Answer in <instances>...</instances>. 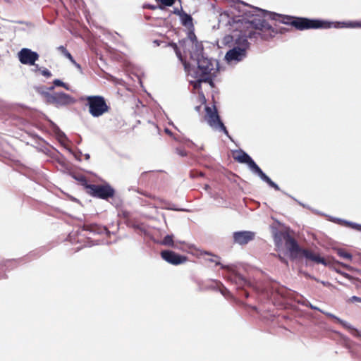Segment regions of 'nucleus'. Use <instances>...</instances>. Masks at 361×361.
<instances>
[{
    "mask_svg": "<svg viewBox=\"0 0 361 361\" xmlns=\"http://www.w3.org/2000/svg\"><path fill=\"white\" fill-rule=\"evenodd\" d=\"M161 256L163 259L173 265H178L187 261L186 257L178 255L171 250L161 251Z\"/></svg>",
    "mask_w": 361,
    "mask_h": 361,
    "instance_id": "12",
    "label": "nucleus"
},
{
    "mask_svg": "<svg viewBox=\"0 0 361 361\" xmlns=\"http://www.w3.org/2000/svg\"><path fill=\"white\" fill-rule=\"evenodd\" d=\"M18 58L22 64L30 66L35 65V63L39 59V55L29 48H23L18 51Z\"/></svg>",
    "mask_w": 361,
    "mask_h": 361,
    "instance_id": "11",
    "label": "nucleus"
},
{
    "mask_svg": "<svg viewBox=\"0 0 361 361\" xmlns=\"http://www.w3.org/2000/svg\"><path fill=\"white\" fill-rule=\"evenodd\" d=\"M160 2L166 6H171L176 0H159Z\"/></svg>",
    "mask_w": 361,
    "mask_h": 361,
    "instance_id": "33",
    "label": "nucleus"
},
{
    "mask_svg": "<svg viewBox=\"0 0 361 361\" xmlns=\"http://www.w3.org/2000/svg\"><path fill=\"white\" fill-rule=\"evenodd\" d=\"M180 23L188 28L193 27L192 18L190 14H188L185 12H183L180 14Z\"/></svg>",
    "mask_w": 361,
    "mask_h": 361,
    "instance_id": "20",
    "label": "nucleus"
},
{
    "mask_svg": "<svg viewBox=\"0 0 361 361\" xmlns=\"http://www.w3.org/2000/svg\"><path fill=\"white\" fill-rule=\"evenodd\" d=\"M206 114L208 116L207 123L214 130L222 131L226 136L231 140V137L228 134V132L225 127L223 122L221 121L220 117L218 114L217 110L215 107L212 109L211 107L206 106L205 108Z\"/></svg>",
    "mask_w": 361,
    "mask_h": 361,
    "instance_id": "8",
    "label": "nucleus"
},
{
    "mask_svg": "<svg viewBox=\"0 0 361 361\" xmlns=\"http://www.w3.org/2000/svg\"><path fill=\"white\" fill-rule=\"evenodd\" d=\"M220 292L224 296H226L229 293V290L225 287H223L221 289H220Z\"/></svg>",
    "mask_w": 361,
    "mask_h": 361,
    "instance_id": "37",
    "label": "nucleus"
},
{
    "mask_svg": "<svg viewBox=\"0 0 361 361\" xmlns=\"http://www.w3.org/2000/svg\"><path fill=\"white\" fill-rule=\"evenodd\" d=\"M247 56V51L240 47H232L226 55L225 60L228 64H236L237 63L243 61Z\"/></svg>",
    "mask_w": 361,
    "mask_h": 361,
    "instance_id": "10",
    "label": "nucleus"
},
{
    "mask_svg": "<svg viewBox=\"0 0 361 361\" xmlns=\"http://www.w3.org/2000/svg\"><path fill=\"white\" fill-rule=\"evenodd\" d=\"M82 99L86 101L85 106L89 114L94 118H99L109 111L105 98L101 95L86 96Z\"/></svg>",
    "mask_w": 361,
    "mask_h": 361,
    "instance_id": "4",
    "label": "nucleus"
},
{
    "mask_svg": "<svg viewBox=\"0 0 361 361\" xmlns=\"http://www.w3.org/2000/svg\"><path fill=\"white\" fill-rule=\"evenodd\" d=\"M233 240L239 245H246L254 240L255 233L250 231H236L233 233Z\"/></svg>",
    "mask_w": 361,
    "mask_h": 361,
    "instance_id": "14",
    "label": "nucleus"
},
{
    "mask_svg": "<svg viewBox=\"0 0 361 361\" xmlns=\"http://www.w3.org/2000/svg\"><path fill=\"white\" fill-rule=\"evenodd\" d=\"M161 244L165 246H169L173 248H178V246L173 240V235H166L161 242Z\"/></svg>",
    "mask_w": 361,
    "mask_h": 361,
    "instance_id": "22",
    "label": "nucleus"
},
{
    "mask_svg": "<svg viewBox=\"0 0 361 361\" xmlns=\"http://www.w3.org/2000/svg\"><path fill=\"white\" fill-rule=\"evenodd\" d=\"M53 84L55 86L65 87V82H63L62 80H61L59 79H55L53 81Z\"/></svg>",
    "mask_w": 361,
    "mask_h": 361,
    "instance_id": "34",
    "label": "nucleus"
},
{
    "mask_svg": "<svg viewBox=\"0 0 361 361\" xmlns=\"http://www.w3.org/2000/svg\"><path fill=\"white\" fill-rule=\"evenodd\" d=\"M85 159H90V157L89 154H85Z\"/></svg>",
    "mask_w": 361,
    "mask_h": 361,
    "instance_id": "44",
    "label": "nucleus"
},
{
    "mask_svg": "<svg viewBox=\"0 0 361 361\" xmlns=\"http://www.w3.org/2000/svg\"><path fill=\"white\" fill-rule=\"evenodd\" d=\"M33 66V68L31 69V71L34 73H37V72H41V70L42 68H41L38 64H36L35 63V65H32Z\"/></svg>",
    "mask_w": 361,
    "mask_h": 361,
    "instance_id": "35",
    "label": "nucleus"
},
{
    "mask_svg": "<svg viewBox=\"0 0 361 361\" xmlns=\"http://www.w3.org/2000/svg\"><path fill=\"white\" fill-rule=\"evenodd\" d=\"M329 220L331 222L348 226L354 230L361 232V224L331 216H329Z\"/></svg>",
    "mask_w": 361,
    "mask_h": 361,
    "instance_id": "17",
    "label": "nucleus"
},
{
    "mask_svg": "<svg viewBox=\"0 0 361 361\" xmlns=\"http://www.w3.org/2000/svg\"><path fill=\"white\" fill-rule=\"evenodd\" d=\"M184 11L182 10V6H180V8H173V13L178 16L179 17L180 16V14L183 13Z\"/></svg>",
    "mask_w": 361,
    "mask_h": 361,
    "instance_id": "36",
    "label": "nucleus"
},
{
    "mask_svg": "<svg viewBox=\"0 0 361 361\" xmlns=\"http://www.w3.org/2000/svg\"><path fill=\"white\" fill-rule=\"evenodd\" d=\"M90 231L93 233H96L98 234L109 233V231H108V229L106 227L99 226L97 225L91 226Z\"/></svg>",
    "mask_w": 361,
    "mask_h": 361,
    "instance_id": "25",
    "label": "nucleus"
},
{
    "mask_svg": "<svg viewBox=\"0 0 361 361\" xmlns=\"http://www.w3.org/2000/svg\"><path fill=\"white\" fill-rule=\"evenodd\" d=\"M176 154H178L179 156H180L182 157L187 156V152L183 148H176Z\"/></svg>",
    "mask_w": 361,
    "mask_h": 361,
    "instance_id": "32",
    "label": "nucleus"
},
{
    "mask_svg": "<svg viewBox=\"0 0 361 361\" xmlns=\"http://www.w3.org/2000/svg\"><path fill=\"white\" fill-rule=\"evenodd\" d=\"M165 132H166L168 135H172L171 131L169 129H168V128H166V129H165Z\"/></svg>",
    "mask_w": 361,
    "mask_h": 361,
    "instance_id": "40",
    "label": "nucleus"
},
{
    "mask_svg": "<svg viewBox=\"0 0 361 361\" xmlns=\"http://www.w3.org/2000/svg\"><path fill=\"white\" fill-rule=\"evenodd\" d=\"M217 73L206 75L194 79L195 80H190V83L193 86L194 89H199L202 82L208 83L212 87H214V79L216 77Z\"/></svg>",
    "mask_w": 361,
    "mask_h": 361,
    "instance_id": "16",
    "label": "nucleus"
},
{
    "mask_svg": "<svg viewBox=\"0 0 361 361\" xmlns=\"http://www.w3.org/2000/svg\"><path fill=\"white\" fill-rule=\"evenodd\" d=\"M186 43L191 47L189 50L190 59L197 65L195 66L183 61L180 52L178 50L176 44H174L176 53L178 59L183 63L184 68L188 76L193 79L209 74L218 73L219 71V63L216 59L208 58L204 56L203 46L197 41L196 36L190 32Z\"/></svg>",
    "mask_w": 361,
    "mask_h": 361,
    "instance_id": "1",
    "label": "nucleus"
},
{
    "mask_svg": "<svg viewBox=\"0 0 361 361\" xmlns=\"http://www.w3.org/2000/svg\"><path fill=\"white\" fill-rule=\"evenodd\" d=\"M16 263V261L14 259H7L0 261V270H3L4 268L8 269L11 265H13ZM4 276V274H0V279Z\"/></svg>",
    "mask_w": 361,
    "mask_h": 361,
    "instance_id": "23",
    "label": "nucleus"
},
{
    "mask_svg": "<svg viewBox=\"0 0 361 361\" xmlns=\"http://www.w3.org/2000/svg\"><path fill=\"white\" fill-rule=\"evenodd\" d=\"M244 29L245 28L238 29V32H236L231 35L226 36L224 38L225 42L226 44L231 42V45L230 47H240V49H244L247 51L250 47V43L247 40L248 38L250 39H257L260 37L261 39L265 40L262 37V34H269V32L260 30H258L259 31H249L248 33H246L243 31Z\"/></svg>",
    "mask_w": 361,
    "mask_h": 361,
    "instance_id": "2",
    "label": "nucleus"
},
{
    "mask_svg": "<svg viewBox=\"0 0 361 361\" xmlns=\"http://www.w3.org/2000/svg\"><path fill=\"white\" fill-rule=\"evenodd\" d=\"M252 9V11H255L256 13L259 14V16H257V18L261 19H263L262 18H269L273 20L279 21L283 24L293 26V20L295 18L294 16L280 15L276 13L269 12L257 7H256V8Z\"/></svg>",
    "mask_w": 361,
    "mask_h": 361,
    "instance_id": "9",
    "label": "nucleus"
},
{
    "mask_svg": "<svg viewBox=\"0 0 361 361\" xmlns=\"http://www.w3.org/2000/svg\"><path fill=\"white\" fill-rule=\"evenodd\" d=\"M286 240L285 242V247L289 252L290 257L295 259L298 257V254L301 253L303 249H301L296 240H295L290 235H286Z\"/></svg>",
    "mask_w": 361,
    "mask_h": 361,
    "instance_id": "13",
    "label": "nucleus"
},
{
    "mask_svg": "<svg viewBox=\"0 0 361 361\" xmlns=\"http://www.w3.org/2000/svg\"><path fill=\"white\" fill-rule=\"evenodd\" d=\"M64 87L66 90H70L69 86H68L67 84H66V83H65V87Z\"/></svg>",
    "mask_w": 361,
    "mask_h": 361,
    "instance_id": "43",
    "label": "nucleus"
},
{
    "mask_svg": "<svg viewBox=\"0 0 361 361\" xmlns=\"http://www.w3.org/2000/svg\"><path fill=\"white\" fill-rule=\"evenodd\" d=\"M350 300L352 302H361V298H359L357 296H352Z\"/></svg>",
    "mask_w": 361,
    "mask_h": 361,
    "instance_id": "38",
    "label": "nucleus"
},
{
    "mask_svg": "<svg viewBox=\"0 0 361 361\" xmlns=\"http://www.w3.org/2000/svg\"><path fill=\"white\" fill-rule=\"evenodd\" d=\"M337 254L339 257H343L346 259L351 260L353 258V256L350 253L345 252L343 249H338L337 250Z\"/></svg>",
    "mask_w": 361,
    "mask_h": 361,
    "instance_id": "26",
    "label": "nucleus"
},
{
    "mask_svg": "<svg viewBox=\"0 0 361 361\" xmlns=\"http://www.w3.org/2000/svg\"><path fill=\"white\" fill-rule=\"evenodd\" d=\"M302 305L305 306V307H310L312 310L319 311L320 312H321V311H322V310H321L318 307H316V306L313 305L308 300H305V302H302Z\"/></svg>",
    "mask_w": 361,
    "mask_h": 361,
    "instance_id": "28",
    "label": "nucleus"
},
{
    "mask_svg": "<svg viewBox=\"0 0 361 361\" xmlns=\"http://www.w3.org/2000/svg\"><path fill=\"white\" fill-rule=\"evenodd\" d=\"M60 136H61V137H66V135H65L63 133H61L60 134Z\"/></svg>",
    "mask_w": 361,
    "mask_h": 361,
    "instance_id": "45",
    "label": "nucleus"
},
{
    "mask_svg": "<svg viewBox=\"0 0 361 361\" xmlns=\"http://www.w3.org/2000/svg\"><path fill=\"white\" fill-rule=\"evenodd\" d=\"M203 176V173H199L197 176L193 175V174H191V176H192V178H195V177H197V176Z\"/></svg>",
    "mask_w": 361,
    "mask_h": 361,
    "instance_id": "41",
    "label": "nucleus"
},
{
    "mask_svg": "<svg viewBox=\"0 0 361 361\" xmlns=\"http://www.w3.org/2000/svg\"><path fill=\"white\" fill-rule=\"evenodd\" d=\"M54 86H55V85L50 86V87H47V90H49V91H52V90H54Z\"/></svg>",
    "mask_w": 361,
    "mask_h": 361,
    "instance_id": "42",
    "label": "nucleus"
},
{
    "mask_svg": "<svg viewBox=\"0 0 361 361\" xmlns=\"http://www.w3.org/2000/svg\"><path fill=\"white\" fill-rule=\"evenodd\" d=\"M154 42H156V44H157V45H159V43H158V42H157V40H154Z\"/></svg>",
    "mask_w": 361,
    "mask_h": 361,
    "instance_id": "49",
    "label": "nucleus"
},
{
    "mask_svg": "<svg viewBox=\"0 0 361 361\" xmlns=\"http://www.w3.org/2000/svg\"><path fill=\"white\" fill-rule=\"evenodd\" d=\"M45 101L49 104H52L57 108L64 107L75 102L74 99L69 94L63 92L50 93L48 91H42Z\"/></svg>",
    "mask_w": 361,
    "mask_h": 361,
    "instance_id": "6",
    "label": "nucleus"
},
{
    "mask_svg": "<svg viewBox=\"0 0 361 361\" xmlns=\"http://www.w3.org/2000/svg\"><path fill=\"white\" fill-rule=\"evenodd\" d=\"M73 64H74L76 67H78V68H80V66L78 63H77L76 62H75V63H73Z\"/></svg>",
    "mask_w": 361,
    "mask_h": 361,
    "instance_id": "46",
    "label": "nucleus"
},
{
    "mask_svg": "<svg viewBox=\"0 0 361 361\" xmlns=\"http://www.w3.org/2000/svg\"><path fill=\"white\" fill-rule=\"evenodd\" d=\"M338 25H335L336 28H357L361 27V21H348V22H338L336 23Z\"/></svg>",
    "mask_w": 361,
    "mask_h": 361,
    "instance_id": "21",
    "label": "nucleus"
},
{
    "mask_svg": "<svg viewBox=\"0 0 361 361\" xmlns=\"http://www.w3.org/2000/svg\"><path fill=\"white\" fill-rule=\"evenodd\" d=\"M337 22H331L319 19H310L303 17H295L293 20V27L298 30L309 29L330 28L332 26L338 25Z\"/></svg>",
    "mask_w": 361,
    "mask_h": 361,
    "instance_id": "5",
    "label": "nucleus"
},
{
    "mask_svg": "<svg viewBox=\"0 0 361 361\" xmlns=\"http://www.w3.org/2000/svg\"><path fill=\"white\" fill-rule=\"evenodd\" d=\"M229 279L233 283L238 286V287H243L248 283L242 275L236 273H232Z\"/></svg>",
    "mask_w": 361,
    "mask_h": 361,
    "instance_id": "19",
    "label": "nucleus"
},
{
    "mask_svg": "<svg viewBox=\"0 0 361 361\" xmlns=\"http://www.w3.org/2000/svg\"><path fill=\"white\" fill-rule=\"evenodd\" d=\"M147 173V172H146V171H145V172H143V173H142V176L145 175Z\"/></svg>",
    "mask_w": 361,
    "mask_h": 361,
    "instance_id": "48",
    "label": "nucleus"
},
{
    "mask_svg": "<svg viewBox=\"0 0 361 361\" xmlns=\"http://www.w3.org/2000/svg\"><path fill=\"white\" fill-rule=\"evenodd\" d=\"M40 73L47 78H49L52 76L51 73L46 68H42Z\"/></svg>",
    "mask_w": 361,
    "mask_h": 361,
    "instance_id": "30",
    "label": "nucleus"
},
{
    "mask_svg": "<svg viewBox=\"0 0 361 361\" xmlns=\"http://www.w3.org/2000/svg\"><path fill=\"white\" fill-rule=\"evenodd\" d=\"M301 253L303 254L304 257L308 259L313 261V259L316 257V255L312 252L307 250L303 249Z\"/></svg>",
    "mask_w": 361,
    "mask_h": 361,
    "instance_id": "27",
    "label": "nucleus"
},
{
    "mask_svg": "<svg viewBox=\"0 0 361 361\" xmlns=\"http://www.w3.org/2000/svg\"><path fill=\"white\" fill-rule=\"evenodd\" d=\"M154 42H156V44H157V45H159V43H158V42H157V40H154Z\"/></svg>",
    "mask_w": 361,
    "mask_h": 361,
    "instance_id": "51",
    "label": "nucleus"
},
{
    "mask_svg": "<svg viewBox=\"0 0 361 361\" xmlns=\"http://www.w3.org/2000/svg\"><path fill=\"white\" fill-rule=\"evenodd\" d=\"M245 296L246 298H248L249 295H248V293H247V292H245Z\"/></svg>",
    "mask_w": 361,
    "mask_h": 361,
    "instance_id": "47",
    "label": "nucleus"
},
{
    "mask_svg": "<svg viewBox=\"0 0 361 361\" xmlns=\"http://www.w3.org/2000/svg\"><path fill=\"white\" fill-rule=\"evenodd\" d=\"M57 49L61 51V53L67 59H68L73 63H75V61L73 57L71 54V53L66 49V48L61 45L57 47Z\"/></svg>",
    "mask_w": 361,
    "mask_h": 361,
    "instance_id": "24",
    "label": "nucleus"
},
{
    "mask_svg": "<svg viewBox=\"0 0 361 361\" xmlns=\"http://www.w3.org/2000/svg\"><path fill=\"white\" fill-rule=\"evenodd\" d=\"M290 235L288 232H283L279 231H275L274 232V240L275 245L280 248L282 247L283 243L286 240V235Z\"/></svg>",
    "mask_w": 361,
    "mask_h": 361,
    "instance_id": "18",
    "label": "nucleus"
},
{
    "mask_svg": "<svg viewBox=\"0 0 361 361\" xmlns=\"http://www.w3.org/2000/svg\"><path fill=\"white\" fill-rule=\"evenodd\" d=\"M214 258H210L208 260L212 262H214L216 264V265H221L222 269H228V266L223 265L221 264V262L219 260H217L219 259V257L217 256H214Z\"/></svg>",
    "mask_w": 361,
    "mask_h": 361,
    "instance_id": "29",
    "label": "nucleus"
},
{
    "mask_svg": "<svg viewBox=\"0 0 361 361\" xmlns=\"http://www.w3.org/2000/svg\"><path fill=\"white\" fill-rule=\"evenodd\" d=\"M321 312L324 314L327 317L335 319L337 322H338L341 325H342L345 329H348L353 336L361 338V331H359L357 329L353 327L350 324H349L346 321H344V320L340 319L339 317H336V315H334L330 312H325L324 310L321 311Z\"/></svg>",
    "mask_w": 361,
    "mask_h": 361,
    "instance_id": "15",
    "label": "nucleus"
},
{
    "mask_svg": "<svg viewBox=\"0 0 361 361\" xmlns=\"http://www.w3.org/2000/svg\"><path fill=\"white\" fill-rule=\"evenodd\" d=\"M154 42H156V44H157V45H159V43H158V42H157V40H154Z\"/></svg>",
    "mask_w": 361,
    "mask_h": 361,
    "instance_id": "50",
    "label": "nucleus"
},
{
    "mask_svg": "<svg viewBox=\"0 0 361 361\" xmlns=\"http://www.w3.org/2000/svg\"><path fill=\"white\" fill-rule=\"evenodd\" d=\"M279 258L281 262L285 263L286 264H288L287 260L284 257H281V255H279Z\"/></svg>",
    "mask_w": 361,
    "mask_h": 361,
    "instance_id": "39",
    "label": "nucleus"
},
{
    "mask_svg": "<svg viewBox=\"0 0 361 361\" xmlns=\"http://www.w3.org/2000/svg\"><path fill=\"white\" fill-rule=\"evenodd\" d=\"M313 262H315L319 264H326V260L320 257L319 255H316V257L313 259Z\"/></svg>",
    "mask_w": 361,
    "mask_h": 361,
    "instance_id": "31",
    "label": "nucleus"
},
{
    "mask_svg": "<svg viewBox=\"0 0 361 361\" xmlns=\"http://www.w3.org/2000/svg\"><path fill=\"white\" fill-rule=\"evenodd\" d=\"M238 155L234 157V159L241 164H247L250 171L255 175L258 176L262 180L267 183L270 187L273 188L276 190H280L279 186L274 183L271 179L267 176L260 167L255 163V161L250 157V156L243 151L239 150Z\"/></svg>",
    "mask_w": 361,
    "mask_h": 361,
    "instance_id": "3",
    "label": "nucleus"
},
{
    "mask_svg": "<svg viewBox=\"0 0 361 361\" xmlns=\"http://www.w3.org/2000/svg\"><path fill=\"white\" fill-rule=\"evenodd\" d=\"M87 188L90 190L89 193L91 196L102 200H108L115 195V190L109 183L104 185L90 184L87 186Z\"/></svg>",
    "mask_w": 361,
    "mask_h": 361,
    "instance_id": "7",
    "label": "nucleus"
}]
</instances>
